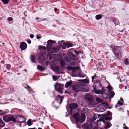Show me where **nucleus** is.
Segmentation results:
<instances>
[{
    "label": "nucleus",
    "instance_id": "f257e3e1",
    "mask_svg": "<svg viewBox=\"0 0 129 129\" xmlns=\"http://www.w3.org/2000/svg\"><path fill=\"white\" fill-rule=\"evenodd\" d=\"M93 89L95 93H100L101 90H102L103 87L102 86L101 82L96 81L93 85Z\"/></svg>",
    "mask_w": 129,
    "mask_h": 129
},
{
    "label": "nucleus",
    "instance_id": "f03ea898",
    "mask_svg": "<svg viewBox=\"0 0 129 129\" xmlns=\"http://www.w3.org/2000/svg\"><path fill=\"white\" fill-rule=\"evenodd\" d=\"M114 54L119 59L121 57V54L122 52L121 51V47L116 46L112 47Z\"/></svg>",
    "mask_w": 129,
    "mask_h": 129
},
{
    "label": "nucleus",
    "instance_id": "7ed1b4c3",
    "mask_svg": "<svg viewBox=\"0 0 129 129\" xmlns=\"http://www.w3.org/2000/svg\"><path fill=\"white\" fill-rule=\"evenodd\" d=\"M84 99L87 101V103L91 107L94 106L93 97L91 95L87 94L85 95Z\"/></svg>",
    "mask_w": 129,
    "mask_h": 129
},
{
    "label": "nucleus",
    "instance_id": "20e7f679",
    "mask_svg": "<svg viewBox=\"0 0 129 129\" xmlns=\"http://www.w3.org/2000/svg\"><path fill=\"white\" fill-rule=\"evenodd\" d=\"M55 90L59 93L62 94L63 93L64 85L58 83H56L54 85Z\"/></svg>",
    "mask_w": 129,
    "mask_h": 129
},
{
    "label": "nucleus",
    "instance_id": "39448f33",
    "mask_svg": "<svg viewBox=\"0 0 129 129\" xmlns=\"http://www.w3.org/2000/svg\"><path fill=\"white\" fill-rule=\"evenodd\" d=\"M47 56L45 52H43L39 55V62L40 63L45 61L47 60Z\"/></svg>",
    "mask_w": 129,
    "mask_h": 129
},
{
    "label": "nucleus",
    "instance_id": "423d86ee",
    "mask_svg": "<svg viewBox=\"0 0 129 129\" xmlns=\"http://www.w3.org/2000/svg\"><path fill=\"white\" fill-rule=\"evenodd\" d=\"M78 91L88 92L89 89L86 86L83 84L80 83L78 85Z\"/></svg>",
    "mask_w": 129,
    "mask_h": 129
},
{
    "label": "nucleus",
    "instance_id": "0eeeda50",
    "mask_svg": "<svg viewBox=\"0 0 129 129\" xmlns=\"http://www.w3.org/2000/svg\"><path fill=\"white\" fill-rule=\"evenodd\" d=\"M78 106L77 104L76 103H72L70 104L69 106V108L70 109L71 113H74L76 112V109Z\"/></svg>",
    "mask_w": 129,
    "mask_h": 129
},
{
    "label": "nucleus",
    "instance_id": "6e6552de",
    "mask_svg": "<svg viewBox=\"0 0 129 129\" xmlns=\"http://www.w3.org/2000/svg\"><path fill=\"white\" fill-rule=\"evenodd\" d=\"M3 118L4 121L6 122H8L10 121H12L14 123L16 122L15 118L12 116H4L3 117Z\"/></svg>",
    "mask_w": 129,
    "mask_h": 129
},
{
    "label": "nucleus",
    "instance_id": "1a4fd4ad",
    "mask_svg": "<svg viewBox=\"0 0 129 129\" xmlns=\"http://www.w3.org/2000/svg\"><path fill=\"white\" fill-rule=\"evenodd\" d=\"M104 103L102 104L99 105L97 108L96 109L99 112H102L106 110V108L104 106Z\"/></svg>",
    "mask_w": 129,
    "mask_h": 129
},
{
    "label": "nucleus",
    "instance_id": "9d476101",
    "mask_svg": "<svg viewBox=\"0 0 129 129\" xmlns=\"http://www.w3.org/2000/svg\"><path fill=\"white\" fill-rule=\"evenodd\" d=\"M101 92L100 93H96V94H102V97L104 99H107L108 96V95L107 93H108L109 91L108 90H105L104 91H103L102 90H101Z\"/></svg>",
    "mask_w": 129,
    "mask_h": 129
},
{
    "label": "nucleus",
    "instance_id": "9b49d317",
    "mask_svg": "<svg viewBox=\"0 0 129 129\" xmlns=\"http://www.w3.org/2000/svg\"><path fill=\"white\" fill-rule=\"evenodd\" d=\"M85 114L82 113L81 114V116L78 118V120L77 121H76L77 122H79L81 123L83 122L85 119Z\"/></svg>",
    "mask_w": 129,
    "mask_h": 129
},
{
    "label": "nucleus",
    "instance_id": "f8f14e48",
    "mask_svg": "<svg viewBox=\"0 0 129 129\" xmlns=\"http://www.w3.org/2000/svg\"><path fill=\"white\" fill-rule=\"evenodd\" d=\"M53 41H53L49 40L47 42V44L46 45V47L48 51H50L51 50Z\"/></svg>",
    "mask_w": 129,
    "mask_h": 129
},
{
    "label": "nucleus",
    "instance_id": "ddd939ff",
    "mask_svg": "<svg viewBox=\"0 0 129 129\" xmlns=\"http://www.w3.org/2000/svg\"><path fill=\"white\" fill-rule=\"evenodd\" d=\"M78 91V85L75 84L73 85L71 92L72 93H76Z\"/></svg>",
    "mask_w": 129,
    "mask_h": 129
},
{
    "label": "nucleus",
    "instance_id": "4468645a",
    "mask_svg": "<svg viewBox=\"0 0 129 129\" xmlns=\"http://www.w3.org/2000/svg\"><path fill=\"white\" fill-rule=\"evenodd\" d=\"M63 98V96H61L59 95L56 97V100L59 104H60L62 102Z\"/></svg>",
    "mask_w": 129,
    "mask_h": 129
},
{
    "label": "nucleus",
    "instance_id": "2eb2a0df",
    "mask_svg": "<svg viewBox=\"0 0 129 129\" xmlns=\"http://www.w3.org/2000/svg\"><path fill=\"white\" fill-rule=\"evenodd\" d=\"M52 70L54 71H55L57 74H60L62 73V72L59 70V66H56L52 68Z\"/></svg>",
    "mask_w": 129,
    "mask_h": 129
},
{
    "label": "nucleus",
    "instance_id": "dca6fc26",
    "mask_svg": "<svg viewBox=\"0 0 129 129\" xmlns=\"http://www.w3.org/2000/svg\"><path fill=\"white\" fill-rule=\"evenodd\" d=\"M27 47V44L25 42H22L20 43V47L22 50L26 49Z\"/></svg>",
    "mask_w": 129,
    "mask_h": 129
},
{
    "label": "nucleus",
    "instance_id": "f3484780",
    "mask_svg": "<svg viewBox=\"0 0 129 129\" xmlns=\"http://www.w3.org/2000/svg\"><path fill=\"white\" fill-rule=\"evenodd\" d=\"M59 46H55L52 47L51 49V52L53 53H57L59 50Z\"/></svg>",
    "mask_w": 129,
    "mask_h": 129
},
{
    "label": "nucleus",
    "instance_id": "a211bd4d",
    "mask_svg": "<svg viewBox=\"0 0 129 129\" xmlns=\"http://www.w3.org/2000/svg\"><path fill=\"white\" fill-rule=\"evenodd\" d=\"M111 112L109 111H108L107 113L104 116L105 119L106 120H111L112 118L111 117H109L110 116Z\"/></svg>",
    "mask_w": 129,
    "mask_h": 129
},
{
    "label": "nucleus",
    "instance_id": "6ab92c4d",
    "mask_svg": "<svg viewBox=\"0 0 129 129\" xmlns=\"http://www.w3.org/2000/svg\"><path fill=\"white\" fill-rule=\"evenodd\" d=\"M18 119V122H23L25 120V119L23 117L18 116L17 117Z\"/></svg>",
    "mask_w": 129,
    "mask_h": 129
},
{
    "label": "nucleus",
    "instance_id": "aec40b11",
    "mask_svg": "<svg viewBox=\"0 0 129 129\" xmlns=\"http://www.w3.org/2000/svg\"><path fill=\"white\" fill-rule=\"evenodd\" d=\"M59 61L61 68L63 69L65 66V62L63 59H60Z\"/></svg>",
    "mask_w": 129,
    "mask_h": 129
},
{
    "label": "nucleus",
    "instance_id": "412c9836",
    "mask_svg": "<svg viewBox=\"0 0 129 129\" xmlns=\"http://www.w3.org/2000/svg\"><path fill=\"white\" fill-rule=\"evenodd\" d=\"M72 83L71 82L69 81L67 82L65 85V87L67 88L68 87H71L72 85Z\"/></svg>",
    "mask_w": 129,
    "mask_h": 129
},
{
    "label": "nucleus",
    "instance_id": "4be33fe9",
    "mask_svg": "<svg viewBox=\"0 0 129 129\" xmlns=\"http://www.w3.org/2000/svg\"><path fill=\"white\" fill-rule=\"evenodd\" d=\"M79 117V114L78 113H75L73 115V117L75 119L76 121H77L78 118Z\"/></svg>",
    "mask_w": 129,
    "mask_h": 129
},
{
    "label": "nucleus",
    "instance_id": "5701e85b",
    "mask_svg": "<svg viewBox=\"0 0 129 129\" xmlns=\"http://www.w3.org/2000/svg\"><path fill=\"white\" fill-rule=\"evenodd\" d=\"M30 58L31 61L33 63H36V61L35 59V56L32 55H31L30 56Z\"/></svg>",
    "mask_w": 129,
    "mask_h": 129
},
{
    "label": "nucleus",
    "instance_id": "b1692460",
    "mask_svg": "<svg viewBox=\"0 0 129 129\" xmlns=\"http://www.w3.org/2000/svg\"><path fill=\"white\" fill-rule=\"evenodd\" d=\"M70 55L71 56V58L73 60H77L78 59V57L72 54L71 53L70 54Z\"/></svg>",
    "mask_w": 129,
    "mask_h": 129
},
{
    "label": "nucleus",
    "instance_id": "393cba45",
    "mask_svg": "<svg viewBox=\"0 0 129 129\" xmlns=\"http://www.w3.org/2000/svg\"><path fill=\"white\" fill-rule=\"evenodd\" d=\"M63 44L65 46L67 47L68 48L70 47H72L73 46L72 44L68 43H64Z\"/></svg>",
    "mask_w": 129,
    "mask_h": 129
},
{
    "label": "nucleus",
    "instance_id": "a878e982",
    "mask_svg": "<svg viewBox=\"0 0 129 129\" xmlns=\"http://www.w3.org/2000/svg\"><path fill=\"white\" fill-rule=\"evenodd\" d=\"M89 127V125L87 123L85 124L82 125L83 127L85 129H88Z\"/></svg>",
    "mask_w": 129,
    "mask_h": 129
},
{
    "label": "nucleus",
    "instance_id": "bb28decb",
    "mask_svg": "<svg viewBox=\"0 0 129 129\" xmlns=\"http://www.w3.org/2000/svg\"><path fill=\"white\" fill-rule=\"evenodd\" d=\"M71 60V57H66L64 60L66 62H69Z\"/></svg>",
    "mask_w": 129,
    "mask_h": 129
},
{
    "label": "nucleus",
    "instance_id": "cd10ccee",
    "mask_svg": "<svg viewBox=\"0 0 129 129\" xmlns=\"http://www.w3.org/2000/svg\"><path fill=\"white\" fill-rule=\"evenodd\" d=\"M37 67V69L41 71H44V69L43 67L40 65H38Z\"/></svg>",
    "mask_w": 129,
    "mask_h": 129
},
{
    "label": "nucleus",
    "instance_id": "c85d7f7f",
    "mask_svg": "<svg viewBox=\"0 0 129 129\" xmlns=\"http://www.w3.org/2000/svg\"><path fill=\"white\" fill-rule=\"evenodd\" d=\"M82 84H84L85 83H89V80L87 79H85L84 80H82Z\"/></svg>",
    "mask_w": 129,
    "mask_h": 129
},
{
    "label": "nucleus",
    "instance_id": "c756f323",
    "mask_svg": "<svg viewBox=\"0 0 129 129\" xmlns=\"http://www.w3.org/2000/svg\"><path fill=\"white\" fill-rule=\"evenodd\" d=\"M5 125V123L1 119H0V127H3Z\"/></svg>",
    "mask_w": 129,
    "mask_h": 129
},
{
    "label": "nucleus",
    "instance_id": "7c9ffc66",
    "mask_svg": "<svg viewBox=\"0 0 129 129\" xmlns=\"http://www.w3.org/2000/svg\"><path fill=\"white\" fill-rule=\"evenodd\" d=\"M111 124H110L108 122H107L106 123V125L105 127V128L107 129L110 128L111 126Z\"/></svg>",
    "mask_w": 129,
    "mask_h": 129
},
{
    "label": "nucleus",
    "instance_id": "2f4dec72",
    "mask_svg": "<svg viewBox=\"0 0 129 129\" xmlns=\"http://www.w3.org/2000/svg\"><path fill=\"white\" fill-rule=\"evenodd\" d=\"M102 17V15L100 14L98 15L95 16V18L96 20L100 19Z\"/></svg>",
    "mask_w": 129,
    "mask_h": 129
},
{
    "label": "nucleus",
    "instance_id": "473e14b6",
    "mask_svg": "<svg viewBox=\"0 0 129 129\" xmlns=\"http://www.w3.org/2000/svg\"><path fill=\"white\" fill-rule=\"evenodd\" d=\"M76 68L75 67H72L70 66H67L66 67V69L68 70H71L73 69V68Z\"/></svg>",
    "mask_w": 129,
    "mask_h": 129
},
{
    "label": "nucleus",
    "instance_id": "72a5a7b5",
    "mask_svg": "<svg viewBox=\"0 0 129 129\" xmlns=\"http://www.w3.org/2000/svg\"><path fill=\"white\" fill-rule=\"evenodd\" d=\"M96 101L98 102L102 103L103 100L99 98H96Z\"/></svg>",
    "mask_w": 129,
    "mask_h": 129
},
{
    "label": "nucleus",
    "instance_id": "f704fd0d",
    "mask_svg": "<svg viewBox=\"0 0 129 129\" xmlns=\"http://www.w3.org/2000/svg\"><path fill=\"white\" fill-rule=\"evenodd\" d=\"M123 103L121 102L120 101H118V103L116 105L115 108H116L118 106V105L122 106L123 105Z\"/></svg>",
    "mask_w": 129,
    "mask_h": 129
},
{
    "label": "nucleus",
    "instance_id": "c9c22d12",
    "mask_svg": "<svg viewBox=\"0 0 129 129\" xmlns=\"http://www.w3.org/2000/svg\"><path fill=\"white\" fill-rule=\"evenodd\" d=\"M124 63L126 65L129 64V61H128V59L127 58H125L124 61Z\"/></svg>",
    "mask_w": 129,
    "mask_h": 129
},
{
    "label": "nucleus",
    "instance_id": "e433bc0d",
    "mask_svg": "<svg viewBox=\"0 0 129 129\" xmlns=\"http://www.w3.org/2000/svg\"><path fill=\"white\" fill-rule=\"evenodd\" d=\"M27 90L28 92L29 93H31L33 92V90L29 86V87L27 89Z\"/></svg>",
    "mask_w": 129,
    "mask_h": 129
},
{
    "label": "nucleus",
    "instance_id": "4c0bfd02",
    "mask_svg": "<svg viewBox=\"0 0 129 129\" xmlns=\"http://www.w3.org/2000/svg\"><path fill=\"white\" fill-rule=\"evenodd\" d=\"M4 4H6L8 3L9 1V0H1Z\"/></svg>",
    "mask_w": 129,
    "mask_h": 129
},
{
    "label": "nucleus",
    "instance_id": "58836bf2",
    "mask_svg": "<svg viewBox=\"0 0 129 129\" xmlns=\"http://www.w3.org/2000/svg\"><path fill=\"white\" fill-rule=\"evenodd\" d=\"M115 95L114 92L113 91H110V97L113 98Z\"/></svg>",
    "mask_w": 129,
    "mask_h": 129
},
{
    "label": "nucleus",
    "instance_id": "ea45409f",
    "mask_svg": "<svg viewBox=\"0 0 129 129\" xmlns=\"http://www.w3.org/2000/svg\"><path fill=\"white\" fill-rule=\"evenodd\" d=\"M97 117V116L95 114H94L93 117L92 118V119L94 121L96 119Z\"/></svg>",
    "mask_w": 129,
    "mask_h": 129
},
{
    "label": "nucleus",
    "instance_id": "a19ab883",
    "mask_svg": "<svg viewBox=\"0 0 129 129\" xmlns=\"http://www.w3.org/2000/svg\"><path fill=\"white\" fill-rule=\"evenodd\" d=\"M27 125L28 126L31 125V120L30 119L28 120L27 121Z\"/></svg>",
    "mask_w": 129,
    "mask_h": 129
},
{
    "label": "nucleus",
    "instance_id": "79ce46f5",
    "mask_svg": "<svg viewBox=\"0 0 129 129\" xmlns=\"http://www.w3.org/2000/svg\"><path fill=\"white\" fill-rule=\"evenodd\" d=\"M70 65L71 66H75L76 65V63L74 61H72L70 63Z\"/></svg>",
    "mask_w": 129,
    "mask_h": 129
},
{
    "label": "nucleus",
    "instance_id": "37998d69",
    "mask_svg": "<svg viewBox=\"0 0 129 129\" xmlns=\"http://www.w3.org/2000/svg\"><path fill=\"white\" fill-rule=\"evenodd\" d=\"M57 77L53 75L52 76V78L54 81H56L57 79Z\"/></svg>",
    "mask_w": 129,
    "mask_h": 129
},
{
    "label": "nucleus",
    "instance_id": "c03bdc74",
    "mask_svg": "<svg viewBox=\"0 0 129 129\" xmlns=\"http://www.w3.org/2000/svg\"><path fill=\"white\" fill-rule=\"evenodd\" d=\"M97 78V77L96 76V74H95L94 75L92 76V77L91 78L92 79V82H93V80L95 78Z\"/></svg>",
    "mask_w": 129,
    "mask_h": 129
},
{
    "label": "nucleus",
    "instance_id": "a18cd8bd",
    "mask_svg": "<svg viewBox=\"0 0 129 129\" xmlns=\"http://www.w3.org/2000/svg\"><path fill=\"white\" fill-rule=\"evenodd\" d=\"M107 88H108L109 90H112V87L110 85H109L107 87Z\"/></svg>",
    "mask_w": 129,
    "mask_h": 129
},
{
    "label": "nucleus",
    "instance_id": "49530a36",
    "mask_svg": "<svg viewBox=\"0 0 129 129\" xmlns=\"http://www.w3.org/2000/svg\"><path fill=\"white\" fill-rule=\"evenodd\" d=\"M23 86H24V88L26 89H27L28 87H29V86L27 84H24Z\"/></svg>",
    "mask_w": 129,
    "mask_h": 129
},
{
    "label": "nucleus",
    "instance_id": "de8ad7c7",
    "mask_svg": "<svg viewBox=\"0 0 129 129\" xmlns=\"http://www.w3.org/2000/svg\"><path fill=\"white\" fill-rule=\"evenodd\" d=\"M88 109L86 107H84L83 109V112H85Z\"/></svg>",
    "mask_w": 129,
    "mask_h": 129
},
{
    "label": "nucleus",
    "instance_id": "09e8293b",
    "mask_svg": "<svg viewBox=\"0 0 129 129\" xmlns=\"http://www.w3.org/2000/svg\"><path fill=\"white\" fill-rule=\"evenodd\" d=\"M13 19V18L11 17H9L7 18V20L9 21H12Z\"/></svg>",
    "mask_w": 129,
    "mask_h": 129
},
{
    "label": "nucleus",
    "instance_id": "8fccbe9b",
    "mask_svg": "<svg viewBox=\"0 0 129 129\" xmlns=\"http://www.w3.org/2000/svg\"><path fill=\"white\" fill-rule=\"evenodd\" d=\"M10 64H7L6 65V67L7 70H9L10 69Z\"/></svg>",
    "mask_w": 129,
    "mask_h": 129
},
{
    "label": "nucleus",
    "instance_id": "3c124183",
    "mask_svg": "<svg viewBox=\"0 0 129 129\" xmlns=\"http://www.w3.org/2000/svg\"><path fill=\"white\" fill-rule=\"evenodd\" d=\"M74 52L77 55L79 54L80 53V52H79L78 51H76V50H74Z\"/></svg>",
    "mask_w": 129,
    "mask_h": 129
},
{
    "label": "nucleus",
    "instance_id": "603ef678",
    "mask_svg": "<svg viewBox=\"0 0 129 129\" xmlns=\"http://www.w3.org/2000/svg\"><path fill=\"white\" fill-rule=\"evenodd\" d=\"M76 68H73V70H72V73L73 74L74 73H75L76 72Z\"/></svg>",
    "mask_w": 129,
    "mask_h": 129
},
{
    "label": "nucleus",
    "instance_id": "864d4df0",
    "mask_svg": "<svg viewBox=\"0 0 129 129\" xmlns=\"http://www.w3.org/2000/svg\"><path fill=\"white\" fill-rule=\"evenodd\" d=\"M102 62H99L98 63V65L99 66V67H100L101 66H102Z\"/></svg>",
    "mask_w": 129,
    "mask_h": 129
},
{
    "label": "nucleus",
    "instance_id": "5fc2aeb1",
    "mask_svg": "<svg viewBox=\"0 0 129 129\" xmlns=\"http://www.w3.org/2000/svg\"><path fill=\"white\" fill-rule=\"evenodd\" d=\"M41 47H42V49H43L44 50H46V48L45 46H41Z\"/></svg>",
    "mask_w": 129,
    "mask_h": 129
},
{
    "label": "nucleus",
    "instance_id": "6e6d98bb",
    "mask_svg": "<svg viewBox=\"0 0 129 129\" xmlns=\"http://www.w3.org/2000/svg\"><path fill=\"white\" fill-rule=\"evenodd\" d=\"M30 38H34V36L33 34H30Z\"/></svg>",
    "mask_w": 129,
    "mask_h": 129
},
{
    "label": "nucleus",
    "instance_id": "4d7b16f0",
    "mask_svg": "<svg viewBox=\"0 0 129 129\" xmlns=\"http://www.w3.org/2000/svg\"><path fill=\"white\" fill-rule=\"evenodd\" d=\"M36 38L37 39H40L41 38V37L40 36H39L37 35L36 36Z\"/></svg>",
    "mask_w": 129,
    "mask_h": 129
},
{
    "label": "nucleus",
    "instance_id": "13d9d810",
    "mask_svg": "<svg viewBox=\"0 0 129 129\" xmlns=\"http://www.w3.org/2000/svg\"><path fill=\"white\" fill-rule=\"evenodd\" d=\"M123 128L124 129H128V127L126 126H125L123 127Z\"/></svg>",
    "mask_w": 129,
    "mask_h": 129
},
{
    "label": "nucleus",
    "instance_id": "bf43d9fd",
    "mask_svg": "<svg viewBox=\"0 0 129 129\" xmlns=\"http://www.w3.org/2000/svg\"><path fill=\"white\" fill-rule=\"evenodd\" d=\"M27 42L29 44L31 43V42L30 40H28L27 41Z\"/></svg>",
    "mask_w": 129,
    "mask_h": 129
},
{
    "label": "nucleus",
    "instance_id": "052dcab7",
    "mask_svg": "<svg viewBox=\"0 0 129 129\" xmlns=\"http://www.w3.org/2000/svg\"><path fill=\"white\" fill-rule=\"evenodd\" d=\"M41 46H41V45H40L39 46V49H42V47H41Z\"/></svg>",
    "mask_w": 129,
    "mask_h": 129
},
{
    "label": "nucleus",
    "instance_id": "680f3d73",
    "mask_svg": "<svg viewBox=\"0 0 129 129\" xmlns=\"http://www.w3.org/2000/svg\"><path fill=\"white\" fill-rule=\"evenodd\" d=\"M65 93H68L69 94H70V93L69 92H67V91H65Z\"/></svg>",
    "mask_w": 129,
    "mask_h": 129
},
{
    "label": "nucleus",
    "instance_id": "e2e57ef3",
    "mask_svg": "<svg viewBox=\"0 0 129 129\" xmlns=\"http://www.w3.org/2000/svg\"><path fill=\"white\" fill-rule=\"evenodd\" d=\"M5 114V113H2L0 114V115H3L4 114Z\"/></svg>",
    "mask_w": 129,
    "mask_h": 129
},
{
    "label": "nucleus",
    "instance_id": "0e129e2a",
    "mask_svg": "<svg viewBox=\"0 0 129 129\" xmlns=\"http://www.w3.org/2000/svg\"><path fill=\"white\" fill-rule=\"evenodd\" d=\"M120 100L122 101H123V99L122 98H120Z\"/></svg>",
    "mask_w": 129,
    "mask_h": 129
},
{
    "label": "nucleus",
    "instance_id": "69168bd1",
    "mask_svg": "<svg viewBox=\"0 0 129 129\" xmlns=\"http://www.w3.org/2000/svg\"><path fill=\"white\" fill-rule=\"evenodd\" d=\"M57 9L56 8H55L54 9V11H55V12H56V11Z\"/></svg>",
    "mask_w": 129,
    "mask_h": 129
},
{
    "label": "nucleus",
    "instance_id": "338daca9",
    "mask_svg": "<svg viewBox=\"0 0 129 129\" xmlns=\"http://www.w3.org/2000/svg\"><path fill=\"white\" fill-rule=\"evenodd\" d=\"M1 63L3 64H4V61H1Z\"/></svg>",
    "mask_w": 129,
    "mask_h": 129
},
{
    "label": "nucleus",
    "instance_id": "774afa93",
    "mask_svg": "<svg viewBox=\"0 0 129 129\" xmlns=\"http://www.w3.org/2000/svg\"><path fill=\"white\" fill-rule=\"evenodd\" d=\"M28 129H35V128H29Z\"/></svg>",
    "mask_w": 129,
    "mask_h": 129
}]
</instances>
